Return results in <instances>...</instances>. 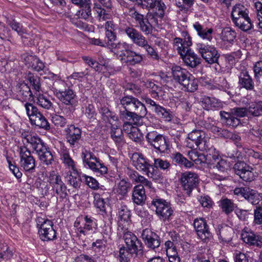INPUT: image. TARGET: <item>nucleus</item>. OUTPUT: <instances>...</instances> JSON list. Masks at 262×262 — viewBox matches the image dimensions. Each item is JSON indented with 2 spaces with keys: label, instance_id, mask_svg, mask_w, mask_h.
<instances>
[{
  "label": "nucleus",
  "instance_id": "f257e3e1",
  "mask_svg": "<svg viewBox=\"0 0 262 262\" xmlns=\"http://www.w3.org/2000/svg\"><path fill=\"white\" fill-rule=\"evenodd\" d=\"M21 137L26 143L30 144L32 149L38 155L41 162L46 165H52L55 162L54 158L49 148L37 136H33L29 132L20 131Z\"/></svg>",
  "mask_w": 262,
  "mask_h": 262
},
{
  "label": "nucleus",
  "instance_id": "f03ea898",
  "mask_svg": "<svg viewBox=\"0 0 262 262\" xmlns=\"http://www.w3.org/2000/svg\"><path fill=\"white\" fill-rule=\"evenodd\" d=\"M174 48L180 55L185 64L190 68H195L201 63V58L189 47L191 45L190 37L183 41L182 39L176 37L174 39Z\"/></svg>",
  "mask_w": 262,
  "mask_h": 262
},
{
  "label": "nucleus",
  "instance_id": "7ed1b4c3",
  "mask_svg": "<svg viewBox=\"0 0 262 262\" xmlns=\"http://www.w3.org/2000/svg\"><path fill=\"white\" fill-rule=\"evenodd\" d=\"M171 74L174 81L182 85L188 92H194L198 87V81L185 69L179 66L171 67Z\"/></svg>",
  "mask_w": 262,
  "mask_h": 262
},
{
  "label": "nucleus",
  "instance_id": "20e7f679",
  "mask_svg": "<svg viewBox=\"0 0 262 262\" xmlns=\"http://www.w3.org/2000/svg\"><path fill=\"white\" fill-rule=\"evenodd\" d=\"M128 14L136 21V26L145 35L152 33L153 29L159 25L158 19L148 13L146 16L139 13L134 7L130 8Z\"/></svg>",
  "mask_w": 262,
  "mask_h": 262
},
{
  "label": "nucleus",
  "instance_id": "39448f33",
  "mask_svg": "<svg viewBox=\"0 0 262 262\" xmlns=\"http://www.w3.org/2000/svg\"><path fill=\"white\" fill-rule=\"evenodd\" d=\"M131 161L136 168L146 174L155 181H158L160 177L155 173L153 163L142 154L135 152L132 155Z\"/></svg>",
  "mask_w": 262,
  "mask_h": 262
},
{
  "label": "nucleus",
  "instance_id": "423d86ee",
  "mask_svg": "<svg viewBox=\"0 0 262 262\" xmlns=\"http://www.w3.org/2000/svg\"><path fill=\"white\" fill-rule=\"evenodd\" d=\"M38 234L42 241H51L57 238V233L54 228L53 222L48 219L41 213H39L36 219Z\"/></svg>",
  "mask_w": 262,
  "mask_h": 262
},
{
  "label": "nucleus",
  "instance_id": "0eeeda50",
  "mask_svg": "<svg viewBox=\"0 0 262 262\" xmlns=\"http://www.w3.org/2000/svg\"><path fill=\"white\" fill-rule=\"evenodd\" d=\"M24 107L32 125L45 130L50 129V123L36 106L27 102L24 104Z\"/></svg>",
  "mask_w": 262,
  "mask_h": 262
},
{
  "label": "nucleus",
  "instance_id": "6e6552de",
  "mask_svg": "<svg viewBox=\"0 0 262 262\" xmlns=\"http://www.w3.org/2000/svg\"><path fill=\"white\" fill-rule=\"evenodd\" d=\"M81 158L83 165L85 167H88L100 174H104L107 173V167L100 163L99 159L90 150H83L81 153Z\"/></svg>",
  "mask_w": 262,
  "mask_h": 262
},
{
  "label": "nucleus",
  "instance_id": "1a4fd4ad",
  "mask_svg": "<svg viewBox=\"0 0 262 262\" xmlns=\"http://www.w3.org/2000/svg\"><path fill=\"white\" fill-rule=\"evenodd\" d=\"M151 205L153 209H155L156 213L159 219L163 221L169 220L173 212L170 203L158 196H156L152 200Z\"/></svg>",
  "mask_w": 262,
  "mask_h": 262
},
{
  "label": "nucleus",
  "instance_id": "9d476101",
  "mask_svg": "<svg viewBox=\"0 0 262 262\" xmlns=\"http://www.w3.org/2000/svg\"><path fill=\"white\" fill-rule=\"evenodd\" d=\"M147 142L161 153L167 152L169 145L167 139L156 131L148 132L146 135Z\"/></svg>",
  "mask_w": 262,
  "mask_h": 262
},
{
  "label": "nucleus",
  "instance_id": "9b49d317",
  "mask_svg": "<svg viewBox=\"0 0 262 262\" xmlns=\"http://www.w3.org/2000/svg\"><path fill=\"white\" fill-rule=\"evenodd\" d=\"M187 139V146L189 148H199L200 150H205L208 148L205 133L201 130H193L188 134Z\"/></svg>",
  "mask_w": 262,
  "mask_h": 262
},
{
  "label": "nucleus",
  "instance_id": "f8f14e48",
  "mask_svg": "<svg viewBox=\"0 0 262 262\" xmlns=\"http://www.w3.org/2000/svg\"><path fill=\"white\" fill-rule=\"evenodd\" d=\"M19 154L20 168H23L26 173L34 171L36 165L35 160L32 155L30 150L26 146H20L19 147Z\"/></svg>",
  "mask_w": 262,
  "mask_h": 262
},
{
  "label": "nucleus",
  "instance_id": "ddd939ff",
  "mask_svg": "<svg viewBox=\"0 0 262 262\" xmlns=\"http://www.w3.org/2000/svg\"><path fill=\"white\" fill-rule=\"evenodd\" d=\"M180 182L185 194L189 196L199 184V176L193 172L186 171L181 174Z\"/></svg>",
  "mask_w": 262,
  "mask_h": 262
},
{
  "label": "nucleus",
  "instance_id": "4468645a",
  "mask_svg": "<svg viewBox=\"0 0 262 262\" xmlns=\"http://www.w3.org/2000/svg\"><path fill=\"white\" fill-rule=\"evenodd\" d=\"M196 48L206 62L209 64L217 63L220 55L214 46L199 43L197 44Z\"/></svg>",
  "mask_w": 262,
  "mask_h": 262
},
{
  "label": "nucleus",
  "instance_id": "2eb2a0df",
  "mask_svg": "<svg viewBox=\"0 0 262 262\" xmlns=\"http://www.w3.org/2000/svg\"><path fill=\"white\" fill-rule=\"evenodd\" d=\"M193 226L198 236L202 241L207 243L212 239V234L204 219H195L193 222Z\"/></svg>",
  "mask_w": 262,
  "mask_h": 262
},
{
  "label": "nucleus",
  "instance_id": "dca6fc26",
  "mask_svg": "<svg viewBox=\"0 0 262 262\" xmlns=\"http://www.w3.org/2000/svg\"><path fill=\"white\" fill-rule=\"evenodd\" d=\"M236 173L246 182H251L257 177V173L251 166L244 162H239L234 164Z\"/></svg>",
  "mask_w": 262,
  "mask_h": 262
},
{
  "label": "nucleus",
  "instance_id": "f3484780",
  "mask_svg": "<svg viewBox=\"0 0 262 262\" xmlns=\"http://www.w3.org/2000/svg\"><path fill=\"white\" fill-rule=\"evenodd\" d=\"M123 238L127 248L130 253L136 255L142 253L143 244L135 234L130 232H126L124 233Z\"/></svg>",
  "mask_w": 262,
  "mask_h": 262
},
{
  "label": "nucleus",
  "instance_id": "a211bd4d",
  "mask_svg": "<svg viewBox=\"0 0 262 262\" xmlns=\"http://www.w3.org/2000/svg\"><path fill=\"white\" fill-rule=\"evenodd\" d=\"M146 8L153 10V13H149L154 17L162 19L165 13L167 7L162 0H143Z\"/></svg>",
  "mask_w": 262,
  "mask_h": 262
},
{
  "label": "nucleus",
  "instance_id": "6ab92c4d",
  "mask_svg": "<svg viewBox=\"0 0 262 262\" xmlns=\"http://www.w3.org/2000/svg\"><path fill=\"white\" fill-rule=\"evenodd\" d=\"M119 30L121 32L125 33L134 43L139 47L146 39L140 32L132 26H121Z\"/></svg>",
  "mask_w": 262,
  "mask_h": 262
},
{
  "label": "nucleus",
  "instance_id": "aec40b11",
  "mask_svg": "<svg viewBox=\"0 0 262 262\" xmlns=\"http://www.w3.org/2000/svg\"><path fill=\"white\" fill-rule=\"evenodd\" d=\"M118 59L122 63L135 66L141 63L143 60V55L129 49L127 53L119 55Z\"/></svg>",
  "mask_w": 262,
  "mask_h": 262
},
{
  "label": "nucleus",
  "instance_id": "412c9836",
  "mask_svg": "<svg viewBox=\"0 0 262 262\" xmlns=\"http://www.w3.org/2000/svg\"><path fill=\"white\" fill-rule=\"evenodd\" d=\"M238 85L240 89L247 91H253L254 89V82L252 77L246 69H242L237 74Z\"/></svg>",
  "mask_w": 262,
  "mask_h": 262
},
{
  "label": "nucleus",
  "instance_id": "4be33fe9",
  "mask_svg": "<svg viewBox=\"0 0 262 262\" xmlns=\"http://www.w3.org/2000/svg\"><path fill=\"white\" fill-rule=\"evenodd\" d=\"M141 236L145 244L149 248L154 250L160 245V237L149 229L143 230Z\"/></svg>",
  "mask_w": 262,
  "mask_h": 262
},
{
  "label": "nucleus",
  "instance_id": "5701e85b",
  "mask_svg": "<svg viewBox=\"0 0 262 262\" xmlns=\"http://www.w3.org/2000/svg\"><path fill=\"white\" fill-rule=\"evenodd\" d=\"M64 132L67 142L72 146L79 143L81 138L82 130L74 124H71L66 128Z\"/></svg>",
  "mask_w": 262,
  "mask_h": 262
},
{
  "label": "nucleus",
  "instance_id": "b1692460",
  "mask_svg": "<svg viewBox=\"0 0 262 262\" xmlns=\"http://www.w3.org/2000/svg\"><path fill=\"white\" fill-rule=\"evenodd\" d=\"M241 238L244 242L249 246L259 248L262 247V237L252 231L243 230L241 233Z\"/></svg>",
  "mask_w": 262,
  "mask_h": 262
},
{
  "label": "nucleus",
  "instance_id": "393cba45",
  "mask_svg": "<svg viewBox=\"0 0 262 262\" xmlns=\"http://www.w3.org/2000/svg\"><path fill=\"white\" fill-rule=\"evenodd\" d=\"M139 114L127 110L119 109L120 119L125 122H130L134 125H141L142 124V118L144 116H139Z\"/></svg>",
  "mask_w": 262,
  "mask_h": 262
},
{
  "label": "nucleus",
  "instance_id": "a878e982",
  "mask_svg": "<svg viewBox=\"0 0 262 262\" xmlns=\"http://www.w3.org/2000/svg\"><path fill=\"white\" fill-rule=\"evenodd\" d=\"M56 97L62 103L67 105H74L77 102L76 94L70 88L65 89Z\"/></svg>",
  "mask_w": 262,
  "mask_h": 262
},
{
  "label": "nucleus",
  "instance_id": "bb28decb",
  "mask_svg": "<svg viewBox=\"0 0 262 262\" xmlns=\"http://www.w3.org/2000/svg\"><path fill=\"white\" fill-rule=\"evenodd\" d=\"M249 16V10L244 5L238 4L234 5L231 11V16L233 23Z\"/></svg>",
  "mask_w": 262,
  "mask_h": 262
},
{
  "label": "nucleus",
  "instance_id": "cd10ccee",
  "mask_svg": "<svg viewBox=\"0 0 262 262\" xmlns=\"http://www.w3.org/2000/svg\"><path fill=\"white\" fill-rule=\"evenodd\" d=\"M146 196L145 189L142 185H136L134 187L132 193V200L133 202L138 205H142L144 204Z\"/></svg>",
  "mask_w": 262,
  "mask_h": 262
},
{
  "label": "nucleus",
  "instance_id": "c85d7f7f",
  "mask_svg": "<svg viewBox=\"0 0 262 262\" xmlns=\"http://www.w3.org/2000/svg\"><path fill=\"white\" fill-rule=\"evenodd\" d=\"M193 27L196 31L198 36L202 39L210 41L212 39L213 29L212 28L205 27L198 21L194 23Z\"/></svg>",
  "mask_w": 262,
  "mask_h": 262
},
{
  "label": "nucleus",
  "instance_id": "c756f323",
  "mask_svg": "<svg viewBox=\"0 0 262 262\" xmlns=\"http://www.w3.org/2000/svg\"><path fill=\"white\" fill-rule=\"evenodd\" d=\"M201 101L203 107L207 111L219 110L222 106L221 102L214 97L204 96Z\"/></svg>",
  "mask_w": 262,
  "mask_h": 262
},
{
  "label": "nucleus",
  "instance_id": "7c9ffc66",
  "mask_svg": "<svg viewBox=\"0 0 262 262\" xmlns=\"http://www.w3.org/2000/svg\"><path fill=\"white\" fill-rule=\"evenodd\" d=\"M17 96L25 101H31L34 99L33 94L30 87L26 83H22L17 87Z\"/></svg>",
  "mask_w": 262,
  "mask_h": 262
},
{
  "label": "nucleus",
  "instance_id": "2f4dec72",
  "mask_svg": "<svg viewBox=\"0 0 262 262\" xmlns=\"http://www.w3.org/2000/svg\"><path fill=\"white\" fill-rule=\"evenodd\" d=\"M220 115L222 120L227 126L235 127L241 123L240 119L232 115L230 111L229 112L220 111Z\"/></svg>",
  "mask_w": 262,
  "mask_h": 262
},
{
  "label": "nucleus",
  "instance_id": "473e14b6",
  "mask_svg": "<svg viewBox=\"0 0 262 262\" xmlns=\"http://www.w3.org/2000/svg\"><path fill=\"white\" fill-rule=\"evenodd\" d=\"M127 110L139 114V116L145 117L147 113L144 104L135 97L134 98Z\"/></svg>",
  "mask_w": 262,
  "mask_h": 262
},
{
  "label": "nucleus",
  "instance_id": "72a5a7b5",
  "mask_svg": "<svg viewBox=\"0 0 262 262\" xmlns=\"http://www.w3.org/2000/svg\"><path fill=\"white\" fill-rule=\"evenodd\" d=\"M64 178L68 184L75 189H78L80 187L81 183L83 181L82 176H79L77 172L72 173L69 171L67 173Z\"/></svg>",
  "mask_w": 262,
  "mask_h": 262
},
{
  "label": "nucleus",
  "instance_id": "f704fd0d",
  "mask_svg": "<svg viewBox=\"0 0 262 262\" xmlns=\"http://www.w3.org/2000/svg\"><path fill=\"white\" fill-rule=\"evenodd\" d=\"M108 49L110 50L111 52L114 53L116 55L117 58L119 57V55L123 53H127L130 49V45L125 41H118L115 42L113 45V47H110Z\"/></svg>",
  "mask_w": 262,
  "mask_h": 262
},
{
  "label": "nucleus",
  "instance_id": "c9c22d12",
  "mask_svg": "<svg viewBox=\"0 0 262 262\" xmlns=\"http://www.w3.org/2000/svg\"><path fill=\"white\" fill-rule=\"evenodd\" d=\"M245 196V199L253 205L258 206L262 200V195L256 190L249 187Z\"/></svg>",
  "mask_w": 262,
  "mask_h": 262
},
{
  "label": "nucleus",
  "instance_id": "e433bc0d",
  "mask_svg": "<svg viewBox=\"0 0 262 262\" xmlns=\"http://www.w3.org/2000/svg\"><path fill=\"white\" fill-rule=\"evenodd\" d=\"M81 221L83 222V226H80L79 229H80V230H79V232L80 233L85 235V230L90 231L96 227V223L92 217L85 215L83 217L81 216Z\"/></svg>",
  "mask_w": 262,
  "mask_h": 262
},
{
  "label": "nucleus",
  "instance_id": "4c0bfd02",
  "mask_svg": "<svg viewBox=\"0 0 262 262\" xmlns=\"http://www.w3.org/2000/svg\"><path fill=\"white\" fill-rule=\"evenodd\" d=\"M172 159L173 162L176 164H178L179 166L184 167L186 168H190L193 164L185 158L181 153L177 152L172 155Z\"/></svg>",
  "mask_w": 262,
  "mask_h": 262
},
{
  "label": "nucleus",
  "instance_id": "58836bf2",
  "mask_svg": "<svg viewBox=\"0 0 262 262\" xmlns=\"http://www.w3.org/2000/svg\"><path fill=\"white\" fill-rule=\"evenodd\" d=\"M36 102L39 106L47 110H50L53 108V103L49 97L40 93L36 94Z\"/></svg>",
  "mask_w": 262,
  "mask_h": 262
},
{
  "label": "nucleus",
  "instance_id": "ea45409f",
  "mask_svg": "<svg viewBox=\"0 0 262 262\" xmlns=\"http://www.w3.org/2000/svg\"><path fill=\"white\" fill-rule=\"evenodd\" d=\"M154 111L159 117L164 119L166 121L169 122L172 119V112L160 105H156Z\"/></svg>",
  "mask_w": 262,
  "mask_h": 262
},
{
  "label": "nucleus",
  "instance_id": "a19ab883",
  "mask_svg": "<svg viewBox=\"0 0 262 262\" xmlns=\"http://www.w3.org/2000/svg\"><path fill=\"white\" fill-rule=\"evenodd\" d=\"M236 27H237L239 29L244 32H247L250 30L253 27V25L251 20V18L248 16L247 17L242 18L237 22L234 23Z\"/></svg>",
  "mask_w": 262,
  "mask_h": 262
},
{
  "label": "nucleus",
  "instance_id": "79ce46f5",
  "mask_svg": "<svg viewBox=\"0 0 262 262\" xmlns=\"http://www.w3.org/2000/svg\"><path fill=\"white\" fill-rule=\"evenodd\" d=\"M248 112L254 117L262 116V101L252 102L248 108Z\"/></svg>",
  "mask_w": 262,
  "mask_h": 262
},
{
  "label": "nucleus",
  "instance_id": "37998d69",
  "mask_svg": "<svg viewBox=\"0 0 262 262\" xmlns=\"http://www.w3.org/2000/svg\"><path fill=\"white\" fill-rule=\"evenodd\" d=\"M236 36V32L230 27H226L222 30L221 38L223 40L231 42L234 40Z\"/></svg>",
  "mask_w": 262,
  "mask_h": 262
},
{
  "label": "nucleus",
  "instance_id": "c03bdc74",
  "mask_svg": "<svg viewBox=\"0 0 262 262\" xmlns=\"http://www.w3.org/2000/svg\"><path fill=\"white\" fill-rule=\"evenodd\" d=\"M66 82L61 79H57L53 81L51 90L56 96L57 94L60 93L67 88Z\"/></svg>",
  "mask_w": 262,
  "mask_h": 262
},
{
  "label": "nucleus",
  "instance_id": "a18cd8bd",
  "mask_svg": "<svg viewBox=\"0 0 262 262\" xmlns=\"http://www.w3.org/2000/svg\"><path fill=\"white\" fill-rule=\"evenodd\" d=\"M220 207L223 212L228 214L234 210V204L232 201L227 198L223 199L220 201Z\"/></svg>",
  "mask_w": 262,
  "mask_h": 262
},
{
  "label": "nucleus",
  "instance_id": "49530a36",
  "mask_svg": "<svg viewBox=\"0 0 262 262\" xmlns=\"http://www.w3.org/2000/svg\"><path fill=\"white\" fill-rule=\"evenodd\" d=\"M118 216L121 221L128 223L130 221V211L126 206H122L119 209Z\"/></svg>",
  "mask_w": 262,
  "mask_h": 262
},
{
  "label": "nucleus",
  "instance_id": "de8ad7c7",
  "mask_svg": "<svg viewBox=\"0 0 262 262\" xmlns=\"http://www.w3.org/2000/svg\"><path fill=\"white\" fill-rule=\"evenodd\" d=\"M140 47L144 48L147 54L152 59L159 60L160 57L155 49L148 45L147 40L145 39L143 42L139 46Z\"/></svg>",
  "mask_w": 262,
  "mask_h": 262
},
{
  "label": "nucleus",
  "instance_id": "09e8293b",
  "mask_svg": "<svg viewBox=\"0 0 262 262\" xmlns=\"http://www.w3.org/2000/svg\"><path fill=\"white\" fill-rule=\"evenodd\" d=\"M222 135L225 138H229L232 140L234 142L237 147H242V143L241 142V138L238 134L233 133L229 132L227 130H222Z\"/></svg>",
  "mask_w": 262,
  "mask_h": 262
},
{
  "label": "nucleus",
  "instance_id": "8fccbe9b",
  "mask_svg": "<svg viewBox=\"0 0 262 262\" xmlns=\"http://www.w3.org/2000/svg\"><path fill=\"white\" fill-rule=\"evenodd\" d=\"M28 79L33 89L36 92H39L41 90L40 78L36 75H34L30 73L28 76Z\"/></svg>",
  "mask_w": 262,
  "mask_h": 262
},
{
  "label": "nucleus",
  "instance_id": "3c124183",
  "mask_svg": "<svg viewBox=\"0 0 262 262\" xmlns=\"http://www.w3.org/2000/svg\"><path fill=\"white\" fill-rule=\"evenodd\" d=\"M111 138L117 144H121L123 142V136L122 130L119 128H113L111 130Z\"/></svg>",
  "mask_w": 262,
  "mask_h": 262
},
{
  "label": "nucleus",
  "instance_id": "603ef678",
  "mask_svg": "<svg viewBox=\"0 0 262 262\" xmlns=\"http://www.w3.org/2000/svg\"><path fill=\"white\" fill-rule=\"evenodd\" d=\"M7 24L12 30L16 31L19 35L21 36L25 33V31L23 29L21 25L14 19L12 18L7 19Z\"/></svg>",
  "mask_w": 262,
  "mask_h": 262
},
{
  "label": "nucleus",
  "instance_id": "864d4df0",
  "mask_svg": "<svg viewBox=\"0 0 262 262\" xmlns=\"http://www.w3.org/2000/svg\"><path fill=\"white\" fill-rule=\"evenodd\" d=\"M82 178L85 184L90 188L93 190H97L99 188V183L95 178L85 174H83Z\"/></svg>",
  "mask_w": 262,
  "mask_h": 262
},
{
  "label": "nucleus",
  "instance_id": "5fc2aeb1",
  "mask_svg": "<svg viewBox=\"0 0 262 262\" xmlns=\"http://www.w3.org/2000/svg\"><path fill=\"white\" fill-rule=\"evenodd\" d=\"M49 183L52 188L64 183L61 180L60 176L55 171H52L50 173L49 177Z\"/></svg>",
  "mask_w": 262,
  "mask_h": 262
},
{
  "label": "nucleus",
  "instance_id": "6e6d98bb",
  "mask_svg": "<svg viewBox=\"0 0 262 262\" xmlns=\"http://www.w3.org/2000/svg\"><path fill=\"white\" fill-rule=\"evenodd\" d=\"M53 191L55 193L57 196L60 199H63L66 198L68 195L67 192V186L64 183H62L59 185H57L55 187H52Z\"/></svg>",
  "mask_w": 262,
  "mask_h": 262
},
{
  "label": "nucleus",
  "instance_id": "4d7b16f0",
  "mask_svg": "<svg viewBox=\"0 0 262 262\" xmlns=\"http://www.w3.org/2000/svg\"><path fill=\"white\" fill-rule=\"evenodd\" d=\"M232 232V230L230 228H222L217 235L223 241L229 242L231 239Z\"/></svg>",
  "mask_w": 262,
  "mask_h": 262
},
{
  "label": "nucleus",
  "instance_id": "13d9d810",
  "mask_svg": "<svg viewBox=\"0 0 262 262\" xmlns=\"http://www.w3.org/2000/svg\"><path fill=\"white\" fill-rule=\"evenodd\" d=\"M94 11L96 13L97 18L100 20H105L108 18L109 14L106 12V10L102 8L101 5H97L94 7Z\"/></svg>",
  "mask_w": 262,
  "mask_h": 262
},
{
  "label": "nucleus",
  "instance_id": "bf43d9fd",
  "mask_svg": "<svg viewBox=\"0 0 262 262\" xmlns=\"http://www.w3.org/2000/svg\"><path fill=\"white\" fill-rule=\"evenodd\" d=\"M130 187L129 183L125 180H121L118 184L117 191L121 195H125L128 192V189Z\"/></svg>",
  "mask_w": 262,
  "mask_h": 262
},
{
  "label": "nucleus",
  "instance_id": "052dcab7",
  "mask_svg": "<svg viewBox=\"0 0 262 262\" xmlns=\"http://www.w3.org/2000/svg\"><path fill=\"white\" fill-rule=\"evenodd\" d=\"M94 204L95 206L98 208L101 211H105V202L103 198L100 196V195L98 193L94 194Z\"/></svg>",
  "mask_w": 262,
  "mask_h": 262
},
{
  "label": "nucleus",
  "instance_id": "680f3d73",
  "mask_svg": "<svg viewBox=\"0 0 262 262\" xmlns=\"http://www.w3.org/2000/svg\"><path fill=\"white\" fill-rule=\"evenodd\" d=\"M61 159L65 165L71 167L72 169L74 170L75 167L74 162L71 158L68 151L64 150L62 152L61 154Z\"/></svg>",
  "mask_w": 262,
  "mask_h": 262
},
{
  "label": "nucleus",
  "instance_id": "e2e57ef3",
  "mask_svg": "<svg viewBox=\"0 0 262 262\" xmlns=\"http://www.w3.org/2000/svg\"><path fill=\"white\" fill-rule=\"evenodd\" d=\"M105 38L106 40L105 41L106 45V48L109 49L110 47L113 46L117 40V35L113 31H105Z\"/></svg>",
  "mask_w": 262,
  "mask_h": 262
},
{
  "label": "nucleus",
  "instance_id": "0e129e2a",
  "mask_svg": "<svg viewBox=\"0 0 262 262\" xmlns=\"http://www.w3.org/2000/svg\"><path fill=\"white\" fill-rule=\"evenodd\" d=\"M198 200L202 206L204 208H210L213 206V202L207 195H202L198 197Z\"/></svg>",
  "mask_w": 262,
  "mask_h": 262
},
{
  "label": "nucleus",
  "instance_id": "69168bd1",
  "mask_svg": "<svg viewBox=\"0 0 262 262\" xmlns=\"http://www.w3.org/2000/svg\"><path fill=\"white\" fill-rule=\"evenodd\" d=\"M52 122L55 126L61 127H64L67 123V120L64 117L57 114L52 117Z\"/></svg>",
  "mask_w": 262,
  "mask_h": 262
},
{
  "label": "nucleus",
  "instance_id": "338daca9",
  "mask_svg": "<svg viewBox=\"0 0 262 262\" xmlns=\"http://www.w3.org/2000/svg\"><path fill=\"white\" fill-rule=\"evenodd\" d=\"M21 59L29 68L31 66H33L34 61L37 62L38 61L37 60V56L30 55L28 53H25L21 55Z\"/></svg>",
  "mask_w": 262,
  "mask_h": 262
},
{
  "label": "nucleus",
  "instance_id": "774afa93",
  "mask_svg": "<svg viewBox=\"0 0 262 262\" xmlns=\"http://www.w3.org/2000/svg\"><path fill=\"white\" fill-rule=\"evenodd\" d=\"M253 223L255 225H262V207L260 205L256 206L254 210Z\"/></svg>",
  "mask_w": 262,
  "mask_h": 262
}]
</instances>
